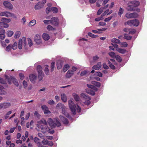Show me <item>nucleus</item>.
<instances>
[{
  "mask_svg": "<svg viewBox=\"0 0 147 147\" xmlns=\"http://www.w3.org/2000/svg\"><path fill=\"white\" fill-rule=\"evenodd\" d=\"M109 55L112 57H115L116 56L115 55V53L113 52H111L109 53Z\"/></svg>",
  "mask_w": 147,
  "mask_h": 147,
  "instance_id": "603ef678",
  "label": "nucleus"
},
{
  "mask_svg": "<svg viewBox=\"0 0 147 147\" xmlns=\"http://www.w3.org/2000/svg\"><path fill=\"white\" fill-rule=\"evenodd\" d=\"M36 21L35 20H32L31 21H30L29 24V25L30 26H32L34 25L36 23Z\"/></svg>",
  "mask_w": 147,
  "mask_h": 147,
  "instance_id": "72a5a7b5",
  "label": "nucleus"
},
{
  "mask_svg": "<svg viewBox=\"0 0 147 147\" xmlns=\"http://www.w3.org/2000/svg\"><path fill=\"white\" fill-rule=\"evenodd\" d=\"M73 74L72 71H68L66 74V77L67 78H69L72 76Z\"/></svg>",
  "mask_w": 147,
  "mask_h": 147,
  "instance_id": "c85d7f7f",
  "label": "nucleus"
},
{
  "mask_svg": "<svg viewBox=\"0 0 147 147\" xmlns=\"http://www.w3.org/2000/svg\"><path fill=\"white\" fill-rule=\"evenodd\" d=\"M47 29L49 31H53L56 30V28L53 27L51 25H49L47 26Z\"/></svg>",
  "mask_w": 147,
  "mask_h": 147,
  "instance_id": "473e14b6",
  "label": "nucleus"
},
{
  "mask_svg": "<svg viewBox=\"0 0 147 147\" xmlns=\"http://www.w3.org/2000/svg\"><path fill=\"white\" fill-rule=\"evenodd\" d=\"M5 79L8 81L9 84H11V81L13 82L15 78L11 76H5Z\"/></svg>",
  "mask_w": 147,
  "mask_h": 147,
  "instance_id": "2eb2a0df",
  "label": "nucleus"
},
{
  "mask_svg": "<svg viewBox=\"0 0 147 147\" xmlns=\"http://www.w3.org/2000/svg\"><path fill=\"white\" fill-rule=\"evenodd\" d=\"M26 40L25 37H23L22 39H20L18 44H20H20L22 45L24 44V45H26Z\"/></svg>",
  "mask_w": 147,
  "mask_h": 147,
  "instance_id": "f3484780",
  "label": "nucleus"
},
{
  "mask_svg": "<svg viewBox=\"0 0 147 147\" xmlns=\"http://www.w3.org/2000/svg\"><path fill=\"white\" fill-rule=\"evenodd\" d=\"M73 96L76 101H78L79 100L80 97L77 94L74 93L73 94Z\"/></svg>",
  "mask_w": 147,
  "mask_h": 147,
  "instance_id": "393cba45",
  "label": "nucleus"
},
{
  "mask_svg": "<svg viewBox=\"0 0 147 147\" xmlns=\"http://www.w3.org/2000/svg\"><path fill=\"white\" fill-rule=\"evenodd\" d=\"M21 34V32L20 31H17L16 32L14 36V38H17L19 37Z\"/></svg>",
  "mask_w": 147,
  "mask_h": 147,
  "instance_id": "58836bf2",
  "label": "nucleus"
},
{
  "mask_svg": "<svg viewBox=\"0 0 147 147\" xmlns=\"http://www.w3.org/2000/svg\"><path fill=\"white\" fill-rule=\"evenodd\" d=\"M12 49L13 50H16L17 47V43L16 42H14V44L11 46Z\"/></svg>",
  "mask_w": 147,
  "mask_h": 147,
  "instance_id": "37998d69",
  "label": "nucleus"
},
{
  "mask_svg": "<svg viewBox=\"0 0 147 147\" xmlns=\"http://www.w3.org/2000/svg\"><path fill=\"white\" fill-rule=\"evenodd\" d=\"M29 79L30 81L34 83H35L36 79V76L35 75L32 74L29 76Z\"/></svg>",
  "mask_w": 147,
  "mask_h": 147,
  "instance_id": "f8f14e48",
  "label": "nucleus"
},
{
  "mask_svg": "<svg viewBox=\"0 0 147 147\" xmlns=\"http://www.w3.org/2000/svg\"><path fill=\"white\" fill-rule=\"evenodd\" d=\"M81 98H83L85 100L84 103L87 105H89L90 103V100L91 99L89 96L86 95L83 93H81Z\"/></svg>",
  "mask_w": 147,
  "mask_h": 147,
  "instance_id": "0eeeda50",
  "label": "nucleus"
},
{
  "mask_svg": "<svg viewBox=\"0 0 147 147\" xmlns=\"http://www.w3.org/2000/svg\"><path fill=\"white\" fill-rule=\"evenodd\" d=\"M27 40L28 42L29 46L30 47L32 46L33 45V43L31 39L30 38H28Z\"/></svg>",
  "mask_w": 147,
  "mask_h": 147,
  "instance_id": "de8ad7c7",
  "label": "nucleus"
},
{
  "mask_svg": "<svg viewBox=\"0 0 147 147\" xmlns=\"http://www.w3.org/2000/svg\"><path fill=\"white\" fill-rule=\"evenodd\" d=\"M23 83L24 88H26V87L27 86V85H28V84H27V82L25 80H24L23 81Z\"/></svg>",
  "mask_w": 147,
  "mask_h": 147,
  "instance_id": "13d9d810",
  "label": "nucleus"
},
{
  "mask_svg": "<svg viewBox=\"0 0 147 147\" xmlns=\"http://www.w3.org/2000/svg\"><path fill=\"white\" fill-rule=\"evenodd\" d=\"M0 83L2 84H6V81L3 78H0Z\"/></svg>",
  "mask_w": 147,
  "mask_h": 147,
  "instance_id": "5fc2aeb1",
  "label": "nucleus"
},
{
  "mask_svg": "<svg viewBox=\"0 0 147 147\" xmlns=\"http://www.w3.org/2000/svg\"><path fill=\"white\" fill-rule=\"evenodd\" d=\"M50 23L55 26H57L59 24V20L57 18H52L50 20Z\"/></svg>",
  "mask_w": 147,
  "mask_h": 147,
  "instance_id": "9d476101",
  "label": "nucleus"
},
{
  "mask_svg": "<svg viewBox=\"0 0 147 147\" xmlns=\"http://www.w3.org/2000/svg\"><path fill=\"white\" fill-rule=\"evenodd\" d=\"M48 142V140H45V139H44L42 141V143L43 145H47Z\"/></svg>",
  "mask_w": 147,
  "mask_h": 147,
  "instance_id": "4d7b16f0",
  "label": "nucleus"
},
{
  "mask_svg": "<svg viewBox=\"0 0 147 147\" xmlns=\"http://www.w3.org/2000/svg\"><path fill=\"white\" fill-rule=\"evenodd\" d=\"M5 30L2 28H0V34H5Z\"/></svg>",
  "mask_w": 147,
  "mask_h": 147,
  "instance_id": "680f3d73",
  "label": "nucleus"
},
{
  "mask_svg": "<svg viewBox=\"0 0 147 147\" xmlns=\"http://www.w3.org/2000/svg\"><path fill=\"white\" fill-rule=\"evenodd\" d=\"M138 14L137 13L134 12L130 13H127L125 14L126 17L128 18H136L138 17Z\"/></svg>",
  "mask_w": 147,
  "mask_h": 147,
  "instance_id": "1a4fd4ad",
  "label": "nucleus"
},
{
  "mask_svg": "<svg viewBox=\"0 0 147 147\" xmlns=\"http://www.w3.org/2000/svg\"><path fill=\"white\" fill-rule=\"evenodd\" d=\"M127 24L130 26H137L139 24V22L138 20H128L127 22Z\"/></svg>",
  "mask_w": 147,
  "mask_h": 147,
  "instance_id": "423d86ee",
  "label": "nucleus"
},
{
  "mask_svg": "<svg viewBox=\"0 0 147 147\" xmlns=\"http://www.w3.org/2000/svg\"><path fill=\"white\" fill-rule=\"evenodd\" d=\"M44 113L45 114H50L51 113L50 111L47 109H46L45 110Z\"/></svg>",
  "mask_w": 147,
  "mask_h": 147,
  "instance_id": "338daca9",
  "label": "nucleus"
},
{
  "mask_svg": "<svg viewBox=\"0 0 147 147\" xmlns=\"http://www.w3.org/2000/svg\"><path fill=\"white\" fill-rule=\"evenodd\" d=\"M3 5L6 8L10 9H12L13 8L12 5L7 1H4L3 3Z\"/></svg>",
  "mask_w": 147,
  "mask_h": 147,
  "instance_id": "ddd939ff",
  "label": "nucleus"
},
{
  "mask_svg": "<svg viewBox=\"0 0 147 147\" xmlns=\"http://www.w3.org/2000/svg\"><path fill=\"white\" fill-rule=\"evenodd\" d=\"M140 3L136 1H133L129 2L127 3V6L126 7V9L128 11H135V7H138Z\"/></svg>",
  "mask_w": 147,
  "mask_h": 147,
  "instance_id": "f03ea898",
  "label": "nucleus"
},
{
  "mask_svg": "<svg viewBox=\"0 0 147 147\" xmlns=\"http://www.w3.org/2000/svg\"><path fill=\"white\" fill-rule=\"evenodd\" d=\"M34 41L38 45L41 43L42 40L40 36L39 35L37 34L35 36L34 38Z\"/></svg>",
  "mask_w": 147,
  "mask_h": 147,
  "instance_id": "9b49d317",
  "label": "nucleus"
},
{
  "mask_svg": "<svg viewBox=\"0 0 147 147\" xmlns=\"http://www.w3.org/2000/svg\"><path fill=\"white\" fill-rule=\"evenodd\" d=\"M13 34V32L11 31H8L7 32V34L8 37L11 36Z\"/></svg>",
  "mask_w": 147,
  "mask_h": 147,
  "instance_id": "4c0bfd02",
  "label": "nucleus"
},
{
  "mask_svg": "<svg viewBox=\"0 0 147 147\" xmlns=\"http://www.w3.org/2000/svg\"><path fill=\"white\" fill-rule=\"evenodd\" d=\"M115 58L117 61L119 62H121L122 61V59L121 57L117 55L115 56Z\"/></svg>",
  "mask_w": 147,
  "mask_h": 147,
  "instance_id": "79ce46f5",
  "label": "nucleus"
},
{
  "mask_svg": "<svg viewBox=\"0 0 147 147\" xmlns=\"http://www.w3.org/2000/svg\"><path fill=\"white\" fill-rule=\"evenodd\" d=\"M1 44L2 46L3 47H5L6 46V42L4 41H1Z\"/></svg>",
  "mask_w": 147,
  "mask_h": 147,
  "instance_id": "774afa93",
  "label": "nucleus"
},
{
  "mask_svg": "<svg viewBox=\"0 0 147 147\" xmlns=\"http://www.w3.org/2000/svg\"><path fill=\"white\" fill-rule=\"evenodd\" d=\"M12 82L16 86L18 87L19 86V83L16 79L14 78Z\"/></svg>",
  "mask_w": 147,
  "mask_h": 147,
  "instance_id": "a18cd8bd",
  "label": "nucleus"
},
{
  "mask_svg": "<svg viewBox=\"0 0 147 147\" xmlns=\"http://www.w3.org/2000/svg\"><path fill=\"white\" fill-rule=\"evenodd\" d=\"M88 35L89 36L93 38H95L98 37V35H94L91 32H88Z\"/></svg>",
  "mask_w": 147,
  "mask_h": 147,
  "instance_id": "e433bc0d",
  "label": "nucleus"
},
{
  "mask_svg": "<svg viewBox=\"0 0 147 147\" xmlns=\"http://www.w3.org/2000/svg\"><path fill=\"white\" fill-rule=\"evenodd\" d=\"M99 57H98L97 55L94 56L93 57V61L94 62L96 61L99 59Z\"/></svg>",
  "mask_w": 147,
  "mask_h": 147,
  "instance_id": "bf43d9fd",
  "label": "nucleus"
},
{
  "mask_svg": "<svg viewBox=\"0 0 147 147\" xmlns=\"http://www.w3.org/2000/svg\"><path fill=\"white\" fill-rule=\"evenodd\" d=\"M47 122L49 126L52 128H54L56 126L59 127L61 125V123L57 119H55L54 121L51 118H49Z\"/></svg>",
  "mask_w": 147,
  "mask_h": 147,
  "instance_id": "7ed1b4c3",
  "label": "nucleus"
},
{
  "mask_svg": "<svg viewBox=\"0 0 147 147\" xmlns=\"http://www.w3.org/2000/svg\"><path fill=\"white\" fill-rule=\"evenodd\" d=\"M42 37L43 39L45 41L48 40L50 38L49 35L47 33H43L42 35Z\"/></svg>",
  "mask_w": 147,
  "mask_h": 147,
  "instance_id": "6ab92c4d",
  "label": "nucleus"
},
{
  "mask_svg": "<svg viewBox=\"0 0 147 147\" xmlns=\"http://www.w3.org/2000/svg\"><path fill=\"white\" fill-rule=\"evenodd\" d=\"M45 72L46 75H48L49 74V70L47 67H45Z\"/></svg>",
  "mask_w": 147,
  "mask_h": 147,
  "instance_id": "052dcab7",
  "label": "nucleus"
},
{
  "mask_svg": "<svg viewBox=\"0 0 147 147\" xmlns=\"http://www.w3.org/2000/svg\"><path fill=\"white\" fill-rule=\"evenodd\" d=\"M5 34H0V38L3 40L5 38Z\"/></svg>",
  "mask_w": 147,
  "mask_h": 147,
  "instance_id": "0e129e2a",
  "label": "nucleus"
},
{
  "mask_svg": "<svg viewBox=\"0 0 147 147\" xmlns=\"http://www.w3.org/2000/svg\"><path fill=\"white\" fill-rule=\"evenodd\" d=\"M19 76L20 79L22 80H23L24 77V75L22 73H20L19 74Z\"/></svg>",
  "mask_w": 147,
  "mask_h": 147,
  "instance_id": "e2e57ef3",
  "label": "nucleus"
},
{
  "mask_svg": "<svg viewBox=\"0 0 147 147\" xmlns=\"http://www.w3.org/2000/svg\"><path fill=\"white\" fill-rule=\"evenodd\" d=\"M113 17L112 16H111L108 18H105L104 21L105 22H109L111 19H112Z\"/></svg>",
  "mask_w": 147,
  "mask_h": 147,
  "instance_id": "6e6d98bb",
  "label": "nucleus"
},
{
  "mask_svg": "<svg viewBox=\"0 0 147 147\" xmlns=\"http://www.w3.org/2000/svg\"><path fill=\"white\" fill-rule=\"evenodd\" d=\"M59 117L61 120L63 124H67L69 122L67 118L61 115H60Z\"/></svg>",
  "mask_w": 147,
  "mask_h": 147,
  "instance_id": "4468645a",
  "label": "nucleus"
},
{
  "mask_svg": "<svg viewBox=\"0 0 147 147\" xmlns=\"http://www.w3.org/2000/svg\"><path fill=\"white\" fill-rule=\"evenodd\" d=\"M87 86L89 88H92L94 90H97V89L96 88V87L94 86L91 85V84H87Z\"/></svg>",
  "mask_w": 147,
  "mask_h": 147,
  "instance_id": "09e8293b",
  "label": "nucleus"
},
{
  "mask_svg": "<svg viewBox=\"0 0 147 147\" xmlns=\"http://www.w3.org/2000/svg\"><path fill=\"white\" fill-rule=\"evenodd\" d=\"M96 75L100 77H102V73L100 72H96Z\"/></svg>",
  "mask_w": 147,
  "mask_h": 147,
  "instance_id": "69168bd1",
  "label": "nucleus"
},
{
  "mask_svg": "<svg viewBox=\"0 0 147 147\" xmlns=\"http://www.w3.org/2000/svg\"><path fill=\"white\" fill-rule=\"evenodd\" d=\"M38 125H47V123L46 121L44 119H42L40 121L38 122Z\"/></svg>",
  "mask_w": 147,
  "mask_h": 147,
  "instance_id": "aec40b11",
  "label": "nucleus"
},
{
  "mask_svg": "<svg viewBox=\"0 0 147 147\" xmlns=\"http://www.w3.org/2000/svg\"><path fill=\"white\" fill-rule=\"evenodd\" d=\"M43 7L42 3L39 2L35 6L34 8L35 9H39Z\"/></svg>",
  "mask_w": 147,
  "mask_h": 147,
  "instance_id": "dca6fc26",
  "label": "nucleus"
},
{
  "mask_svg": "<svg viewBox=\"0 0 147 147\" xmlns=\"http://www.w3.org/2000/svg\"><path fill=\"white\" fill-rule=\"evenodd\" d=\"M120 45L122 47H125L127 46L128 44L126 42H120Z\"/></svg>",
  "mask_w": 147,
  "mask_h": 147,
  "instance_id": "ea45409f",
  "label": "nucleus"
},
{
  "mask_svg": "<svg viewBox=\"0 0 147 147\" xmlns=\"http://www.w3.org/2000/svg\"><path fill=\"white\" fill-rule=\"evenodd\" d=\"M68 104L69 108L73 114L75 115L76 113V109L78 112H80L81 108L78 105L74 104L72 100H70L68 101Z\"/></svg>",
  "mask_w": 147,
  "mask_h": 147,
  "instance_id": "f257e3e1",
  "label": "nucleus"
},
{
  "mask_svg": "<svg viewBox=\"0 0 147 147\" xmlns=\"http://www.w3.org/2000/svg\"><path fill=\"white\" fill-rule=\"evenodd\" d=\"M11 13L8 11H5L4 12H1L0 13V16H5L7 17H8L9 16L8 14H10Z\"/></svg>",
  "mask_w": 147,
  "mask_h": 147,
  "instance_id": "412c9836",
  "label": "nucleus"
},
{
  "mask_svg": "<svg viewBox=\"0 0 147 147\" xmlns=\"http://www.w3.org/2000/svg\"><path fill=\"white\" fill-rule=\"evenodd\" d=\"M57 107L58 108L61 109L62 113L67 117H69V114L65 111V107L61 103H58L57 105Z\"/></svg>",
  "mask_w": 147,
  "mask_h": 147,
  "instance_id": "39448f33",
  "label": "nucleus"
},
{
  "mask_svg": "<svg viewBox=\"0 0 147 147\" xmlns=\"http://www.w3.org/2000/svg\"><path fill=\"white\" fill-rule=\"evenodd\" d=\"M11 49H12L11 45H9L6 47L5 50L7 51H9Z\"/></svg>",
  "mask_w": 147,
  "mask_h": 147,
  "instance_id": "3c124183",
  "label": "nucleus"
},
{
  "mask_svg": "<svg viewBox=\"0 0 147 147\" xmlns=\"http://www.w3.org/2000/svg\"><path fill=\"white\" fill-rule=\"evenodd\" d=\"M90 74V72L87 71H82L80 74V76H84L86 74Z\"/></svg>",
  "mask_w": 147,
  "mask_h": 147,
  "instance_id": "bb28decb",
  "label": "nucleus"
},
{
  "mask_svg": "<svg viewBox=\"0 0 147 147\" xmlns=\"http://www.w3.org/2000/svg\"><path fill=\"white\" fill-rule=\"evenodd\" d=\"M104 9L103 7L100 8L98 11L97 12V15H100Z\"/></svg>",
  "mask_w": 147,
  "mask_h": 147,
  "instance_id": "a19ab883",
  "label": "nucleus"
},
{
  "mask_svg": "<svg viewBox=\"0 0 147 147\" xmlns=\"http://www.w3.org/2000/svg\"><path fill=\"white\" fill-rule=\"evenodd\" d=\"M124 37L123 38L128 40H130L131 39L132 36L129 35L128 34H124Z\"/></svg>",
  "mask_w": 147,
  "mask_h": 147,
  "instance_id": "b1692460",
  "label": "nucleus"
},
{
  "mask_svg": "<svg viewBox=\"0 0 147 147\" xmlns=\"http://www.w3.org/2000/svg\"><path fill=\"white\" fill-rule=\"evenodd\" d=\"M112 42L118 44H119L120 43V41L119 40L115 38H112L111 40Z\"/></svg>",
  "mask_w": 147,
  "mask_h": 147,
  "instance_id": "a878e982",
  "label": "nucleus"
},
{
  "mask_svg": "<svg viewBox=\"0 0 147 147\" xmlns=\"http://www.w3.org/2000/svg\"><path fill=\"white\" fill-rule=\"evenodd\" d=\"M136 32L135 30H132L131 29H129V33L132 34H134Z\"/></svg>",
  "mask_w": 147,
  "mask_h": 147,
  "instance_id": "49530a36",
  "label": "nucleus"
},
{
  "mask_svg": "<svg viewBox=\"0 0 147 147\" xmlns=\"http://www.w3.org/2000/svg\"><path fill=\"white\" fill-rule=\"evenodd\" d=\"M1 21L2 22H7V23H9L10 22L11 20L9 19H7L4 18H3L1 19Z\"/></svg>",
  "mask_w": 147,
  "mask_h": 147,
  "instance_id": "7c9ffc66",
  "label": "nucleus"
},
{
  "mask_svg": "<svg viewBox=\"0 0 147 147\" xmlns=\"http://www.w3.org/2000/svg\"><path fill=\"white\" fill-rule=\"evenodd\" d=\"M51 10L54 13H56L58 12V9L56 7H53L51 8Z\"/></svg>",
  "mask_w": 147,
  "mask_h": 147,
  "instance_id": "c03bdc74",
  "label": "nucleus"
},
{
  "mask_svg": "<svg viewBox=\"0 0 147 147\" xmlns=\"http://www.w3.org/2000/svg\"><path fill=\"white\" fill-rule=\"evenodd\" d=\"M116 50L120 53L124 54L127 52V51L124 49H121L120 48H117Z\"/></svg>",
  "mask_w": 147,
  "mask_h": 147,
  "instance_id": "a211bd4d",
  "label": "nucleus"
},
{
  "mask_svg": "<svg viewBox=\"0 0 147 147\" xmlns=\"http://www.w3.org/2000/svg\"><path fill=\"white\" fill-rule=\"evenodd\" d=\"M89 92H87V93L92 95H94L95 94V92L91 89L89 90Z\"/></svg>",
  "mask_w": 147,
  "mask_h": 147,
  "instance_id": "864d4df0",
  "label": "nucleus"
},
{
  "mask_svg": "<svg viewBox=\"0 0 147 147\" xmlns=\"http://www.w3.org/2000/svg\"><path fill=\"white\" fill-rule=\"evenodd\" d=\"M101 65H94L92 68L96 70L100 69L101 68Z\"/></svg>",
  "mask_w": 147,
  "mask_h": 147,
  "instance_id": "f704fd0d",
  "label": "nucleus"
},
{
  "mask_svg": "<svg viewBox=\"0 0 147 147\" xmlns=\"http://www.w3.org/2000/svg\"><path fill=\"white\" fill-rule=\"evenodd\" d=\"M61 99L62 101L66 102L67 100V97L65 94H62L61 95Z\"/></svg>",
  "mask_w": 147,
  "mask_h": 147,
  "instance_id": "5701e85b",
  "label": "nucleus"
},
{
  "mask_svg": "<svg viewBox=\"0 0 147 147\" xmlns=\"http://www.w3.org/2000/svg\"><path fill=\"white\" fill-rule=\"evenodd\" d=\"M3 87L0 85V94H4L5 91L3 90Z\"/></svg>",
  "mask_w": 147,
  "mask_h": 147,
  "instance_id": "8fccbe9b",
  "label": "nucleus"
},
{
  "mask_svg": "<svg viewBox=\"0 0 147 147\" xmlns=\"http://www.w3.org/2000/svg\"><path fill=\"white\" fill-rule=\"evenodd\" d=\"M69 65H65L63 69V71L64 72H65L69 68Z\"/></svg>",
  "mask_w": 147,
  "mask_h": 147,
  "instance_id": "c9c22d12",
  "label": "nucleus"
},
{
  "mask_svg": "<svg viewBox=\"0 0 147 147\" xmlns=\"http://www.w3.org/2000/svg\"><path fill=\"white\" fill-rule=\"evenodd\" d=\"M36 126L38 128L41 129L42 132L44 134L45 133L48 131L49 130V127L47 126V125L37 124Z\"/></svg>",
  "mask_w": 147,
  "mask_h": 147,
  "instance_id": "6e6552de",
  "label": "nucleus"
},
{
  "mask_svg": "<svg viewBox=\"0 0 147 147\" xmlns=\"http://www.w3.org/2000/svg\"><path fill=\"white\" fill-rule=\"evenodd\" d=\"M41 65H38L37 67V71L38 73V77L39 81L42 80L44 76V74L43 73Z\"/></svg>",
  "mask_w": 147,
  "mask_h": 147,
  "instance_id": "20e7f679",
  "label": "nucleus"
},
{
  "mask_svg": "<svg viewBox=\"0 0 147 147\" xmlns=\"http://www.w3.org/2000/svg\"><path fill=\"white\" fill-rule=\"evenodd\" d=\"M124 11V10L121 7L119 8L118 12V14L119 16L121 17V15L123 13Z\"/></svg>",
  "mask_w": 147,
  "mask_h": 147,
  "instance_id": "c756f323",
  "label": "nucleus"
},
{
  "mask_svg": "<svg viewBox=\"0 0 147 147\" xmlns=\"http://www.w3.org/2000/svg\"><path fill=\"white\" fill-rule=\"evenodd\" d=\"M91 83L92 84L98 87H100L101 85L100 82L96 81H92L91 82Z\"/></svg>",
  "mask_w": 147,
  "mask_h": 147,
  "instance_id": "cd10ccee",
  "label": "nucleus"
},
{
  "mask_svg": "<svg viewBox=\"0 0 147 147\" xmlns=\"http://www.w3.org/2000/svg\"><path fill=\"white\" fill-rule=\"evenodd\" d=\"M0 25L1 27H3L5 28H7L9 27V25L8 24L5 23L4 22H0Z\"/></svg>",
  "mask_w": 147,
  "mask_h": 147,
  "instance_id": "2f4dec72",
  "label": "nucleus"
},
{
  "mask_svg": "<svg viewBox=\"0 0 147 147\" xmlns=\"http://www.w3.org/2000/svg\"><path fill=\"white\" fill-rule=\"evenodd\" d=\"M2 104L3 109L8 108L11 105V104L9 102H3Z\"/></svg>",
  "mask_w": 147,
  "mask_h": 147,
  "instance_id": "4be33fe9",
  "label": "nucleus"
}]
</instances>
